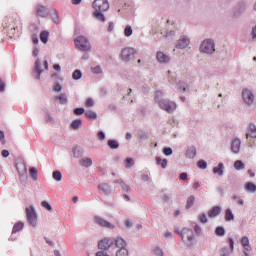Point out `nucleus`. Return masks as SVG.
I'll return each mask as SVG.
<instances>
[{"mask_svg":"<svg viewBox=\"0 0 256 256\" xmlns=\"http://www.w3.org/2000/svg\"><path fill=\"white\" fill-rule=\"evenodd\" d=\"M244 189L248 191V193H255L256 185L253 182H248L245 184Z\"/></svg>","mask_w":256,"mask_h":256,"instance_id":"nucleus-28","label":"nucleus"},{"mask_svg":"<svg viewBox=\"0 0 256 256\" xmlns=\"http://www.w3.org/2000/svg\"><path fill=\"white\" fill-rule=\"evenodd\" d=\"M45 119H46L47 123H53V116L51 115V113L47 112Z\"/></svg>","mask_w":256,"mask_h":256,"instance_id":"nucleus-61","label":"nucleus"},{"mask_svg":"<svg viewBox=\"0 0 256 256\" xmlns=\"http://www.w3.org/2000/svg\"><path fill=\"white\" fill-rule=\"evenodd\" d=\"M41 205H42V207H44V209H47V211H50V212L53 211V207H51V204H49V202L42 201Z\"/></svg>","mask_w":256,"mask_h":256,"instance_id":"nucleus-50","label":"nucleus"},{"mask_svg":"<svg viewBox=\"0 0 256 256\" xmlns=\"http://www.w3.org/2000/svg\"><path fill=\"white\" fill-rule=\"evenodd\" d=\"M74 45L79 51L88 52L91 51V43L85 36H78L74 39Z\"/></svg>","mask_w":256,"mask_h":256,"instance_id":"nucleus-3","label":"nucleus"},{"mask_svg":"<svg viewBox=\"0 0 256 256\" xmlns=\"http://www.w3.org/2000/svg\"><path fill=\"white\" fill-rule=\"evenodd\" d=\"M198 219H199L200 223H207L208 222L207 215L205 213L200 214Z\"/></svg>","mask_w":256,"mask_h":256,"instance_id":"nucleus-53","label":"nucleus"},{"mask_svg":"<svg viewBox=\"0 0 256 256\" xmlns=\"http://www.w3.org/2000/svg\"><path fill=\"white\" fill-rule=\"evenodd\" d=\"M172 85H176L178 89H182L183 91H188L189 88L187 87V84H185L182 81H176L175 83H172Z\"/></svg>","mask_w":256,"mask_h":256,"instance_id":"nucleus-36","label":"nucleus"},{"mask_svg":"<svg viewBox=\"0 0 256 256\" xmlns=\"http://www.w3.org/2000/svg\"><path fill=\"white\" fill-rule=\"evenodd\" d=\"M171 37H175V31L174 30L167 31L164 34V39H171Z\"/></svg>","mask_w":256,"mask_h":256,"instance_id":"nucleus-51","label":"nucleus"},{"mask_svg":"<svg viewBox=\"0 0 256 256\" xmlns=\"http://www.w3.org/2000/svg\"><path fill=\"white\" fill-rule=\"evenodd\" d=\"M224 219L225 221H228V222L235 221V214H233V210H231V208H227L225 210Z\"/></svg>","mask_w":256,"mask_h":256,"instance_id":"nucleus-23","label":"nucleus"},{"mask_svg":"<svg viewBox=\"0 0 256 256\" xmlns=\"http://www.w3.org/2000/svg\"><path fill=\"white\" fill-rule=\"evenodd\" d=\"M108 147L110 149H119V142L117 140H108Z\"/></svg>","mask_w":256,"mask_h":256,"instance_id":"nucleus-40","label":"nucleus"},{"mask_svg":"<svg viewBox=\"0 0 256 256\" xmlns=\"http://www.w3.org/2000/svg\"><path fill=\"white\" fill-rule=\"evenodd\" d=\"M79 164L82 166V167H86V168H89L91 167V165H93V160L91 158H83L79 161Z\"/></svg>","mask_w":256,"mask_h":256,"instance_id":"nucleus-27","label":"nucleus"},{"mask_svg":"<svg viewBox=\"0 0 256 256\" xmlns=\"http://www.w3.org/2000/svg\"><path fill=\"white\" fill-rule=\"evenodd\" d=\"M156 59L161 65H167V63L171 62V57L161 51L157 52Z\"/></svg>","mask_w":256,"mask_h":256,"instance_id":"nucleus-14","label":"nucleus"},{"mask_svg":"<svg viewBox=\"0 0 256 256\" xmlns=\"http://www.w3.org/2000/svg\"><path fill=\"white\" fill-rule=\"evenodd\" d=\"M191 40L187 36H180V38L176 42V49H187Z\"/></svg>","mask_w":256,"mask_h":256,"instance_id":"nucleus-12","label":"nucleus"},{"mask_svg":"<svg viewBox=\"0 0 256 256\" xmlns=\"http://www.w3.org/2000/svg\"><path fill=\"white\" fill-rule=\"evenodd\" d=\"M215 234L218 236V237H223L225 235V228L222 227V226H218L216 229H215Z\"/></svg>","mask_w":256,"mask_h":256,"instance_id":"nucleus-41","label":"nucleus"},{"mask_svg":"<svg viewBox=\"0 0 256 256\" xmlns=\"http://www.w3.org/2000/svg\"><path fill=\"white\" fill-rule=\"evenodd\" d=\"M36 13L39 17H47L49 15L47 8L40 4L36 6Z\"/></svg>","mask_w":256,"mask_h":256,"instance_id":"nucleus-18","label":"nucleus"},{"mask_svg":"<svg viewBox=\"0 0 256 256\" xmlns=\"http://www.w3.org/2000/svg\"><path fill=\"white\" fill-rule=\"evenodd\" d=\"M116 256H129V250L127 249H119L117 252H116Z\"/></svg>","mask_w":256,"mask_h":256,"instance_id":"nucleus-47","label":"nucleus"},{"mask_svg":"<svg viewBox=\"0 0 256 256\" xmlns=\"http://www.w3.org/2000/svg\"><path fill=\"white\" fill-rule=\"evenodd\" d=\"M85 113V108H75L74 115H83Z\"/></svg>","mask_w":256,"mask_h":256,"instance_id":"nucleus-56","label":"nucleus"},{"mask_svg":"<svg viewBox=\"0 0 256 256\" xmlns=\"http://www.w3.org/2000/svg\"><path fill=\"white\" fill-rule=\"evenodd\" d=\"M81 125H83V121H81V119H76L72 121L70 127L71 129H74V131H77L81 127Z\"/></svg>","mask_w":256,"mask_h":256,"instance_id":"nucleus-29","label":"nucleus"},{"mask_svg":"<svg viewBox=\"0 0 256 256\" xmlns=\"http://www.w3.org/2000/svg\"><path fill=\"white\" fill-rule=\"evenodd\" d=\"M91 71L92 73H94L95 75H101L103 73V70L101 69V66H94L91 67Z\"/></svg>","mask_w":256,"mask_h":256,"instance_id":"nucleus-46","label":"nucleus"},{"mask_svg":"<svg viewBox=\"0 0 256 256\" xmlns=\"http://www.w3.org/2000/svg\"><path fill=\"white\" fill-rule=\"evenodd\" d=\"M157 165H161L162 169H167V159H161V157H156Z\"/></svg>","mask_w":256,"mask_h":256,"instance_id":"nucleus-34","label":"nucleus"},{"mask_svg":"<svg viewBox=\"0 0 256 256\" xmlns=\"http://www.w3.org/2000/svg\"><path fill=\"white\" fill-rule=\"evenodd\" d=\"M242 100L248 106L251 107L255 103V93L251 89L244 88L242 90Z\"/></svg>","mask_w":256,"mask_h":256,"instance_id":"nucleus-5","label":"nucleus"},{"mask_svg":"<svg viewBox=\"0 0 256 256\" xmlns=\"http://www.w3.org/2000/svg\"><path fill=\"white\" fill-rule=\"evenodd\" d=\"M52 177L54 181L60 182L63 179V174H61V171L56 170L52 173Z\"/></svg>","mask_w":256,"mask_h":256,"instance_id":"nucleus-35","label":"nucleus"},{"mask_svg":"<svg viewBox=\"0 0 256 256\" xmlns=\"http://www.w3.org/2000/svg\"><path fill=\"white\" fill-rule=\"evenodd\" d=\"M194 232L196 233V235H201V233H203V229H201V226L196 224L194 226Z\"/></svg>","mask_w":256,"mask_h":256,"instance_id":"nucleus-57","label":"nucleus"},{"mask_svg":"<svg viewBox=\"0 0 256 256\" xmlns=\"http://www.w3.org/2000/svg\"><path fill=\"white\" fill-rule=\"evenodd\" d=\"M34 71L36 73V79H41V73H43V70H41V62L39 60L35 62Z\"/></svg>","mask_w":256,"mask_h":256,"instance_id":"nucleus-26","label":"nucleus"},{"mask_svg":"<svg viewBox=\"0 0 256 256\" xmlns=\"http://www.w3.org/2000/svg\"><path fill=\"white\" fill-rule=\"evenodd\" d=\"M228 241H229L230 249L227 246L221 248L219 250L220 256H230L233 253L235 249V241L233 240V238H229Z\"/></svg>","mask_w":256,"mask_h":256,"instance_id":"nucleus-11","label":"nucleus"},{"mask_svg":"<svg viewBox=\"0 0 256 256\" xmlns=\"http://www.w3.org/2000/svg\"><path fill=\"white\" fill-rule=\"evenodd\" d=\"M98 189L104 193V195H111V186L107 183L98 185Z\"/></svg>","mask_w":256,"mask_h":256,"instance_id":"nucleus-20","label":"nucleus"},{"mask_svg":"<svg viewBox=\"0 0 256 256\" xmlns=\"http://www.w3.org/2000/svg\"><path fill=\"white\" fill-rule=\"evenodd\" d=\"M194 204H195V196L191 195V196L187 199V203H186L187 209H190V207H193Z\"/></svg>","mask_w":256,"mask_h":256,"instance_id":"nucleus-43","label":"nucleus"},{"mask_svg":"<svg viewBox=\"0 0 256 256\" xmlns=\"http://www.w3.org/2000/svg\"><path fill=\"white\" fill-rule=\"evenodd\" d=\"M256 139V126L255 124H250L248 127V133H246V139Z\"/></svg>","mask_w":256,"mask_h":256,"instance_id":"nucleus-19","label":"nucleus"},{"mask_svg":"<svg viewBox=\"0 0 256 256\" xmlns=\"http://www.w3.org/2000/svg\"><path fill=\"white\" fill-rule=\"evenodd\" d=\"M85 116L88 118V119H97V113L94 112V111H86L85 112Z\"/></svg>","mask_w":256,"mask_h":256,"instance_id":"nucleus-45","label":"nucleus"},{"mask_svg":"<svg viewBox=\"0 0 256 256\" xmlns=\"http://www.w3.org/2000/svg\"><path fill=\"white\" fill-rule=\"evenodd\" d=\"M221 211V206H214L212 209L208 211V217L210 219H215V217H219V215H221Z\"/></svg>","mask_w":256,"mask_h":256,"instance_id":"nucleus-17","label":"nucleus"},{"mask_svg":"<svg viewBox=\"0 0 256 256\" xmlns=\"http://www.w3.org/2000/svg\"><path fill=\"white\" fill-rule=\"evenodd\" d=\"M56 100L59 101L61 105H67V95L65 93H62L59 96H57Z\"/></svg>","mask_w":256,"mask_h":256,"instance_id":"nucleus-33","label":"nucleus"},{"mask_svg":"<svg viewBox=\"0 0 256 256\" xmlns=\"http://www.w3.org/2000/svg\"><path fill=\"white\" fill-rule=\"evenodd\" d=\"M114 242L118 249H127V242L123 238H117Z\"/></svg>","mask_w":256,"mask_h":256,"instance_id":"nucleus-24","label":"nucleus"},{"mask_svg":"<svg viewBox=\"0 0 256 256\" xmlns=\"http://www.w3.org/2000/svg\"><path fill=\"white\" fill-rule=\"evenodd\" d=\"M95 223L96 225H99V227H104L105 229H115V225L99 216L95 217Z\"/></svg>","mask_w":256,"mask_h":256,"instance_id":"nucleus-13","label":"nucleus"},{"mask_svg":"<svg viewBox=\"0 0 256 256\" xmlns=\"http://www.w3.org/2000/svg\"><path fill=\"white\" fill-rule=\"evenodd\" d=\"M162 200L164 203H169V201H171V194L164 193L162 195Z\"/></svg>","mask_w":256,"mask_h":256,"instance_id":"nucleus-54","label":"nucleus"},{"mask_svg":"<svg viewBox=\"0 0 256 256\" xmlns=\"http://www.w3.org/2000/svg\"><path fill=\"white\" fill-rule=\"evenodd\" d=\"M180 236L182 237V242L186 244L187 247H193V245H195V232H193L192 229H182Z\"/></svg>","mask_w":256,"mask_h":256,"instance_id":"nucleus-2","label":"nucleus"},{"mask_svg":"<svg viewBox=\"0 0 256 256\" xmlns=\"http://www.w3.org/2000/svg\"><path fill=\"white\" fill-rule=\"evenodd\" d=\"M73 152V157H75V159H79V157H83V148L76 146L72 149Z\"/></svg>","mask_w":256,"mask_h":256,"instance_id":"nucleus-25","label":"nucleus"},{"mask_svg":"<svg viewBox=\"0 0 256 256\" xmlns=\"http://www.w3.org/2000/svg\"><path fill=\"white\" fill-rule=\"evenodd\" d=\"M154 102L157 103L162 111H166V113H173L177 109V103L173 100L164 98L162 91H156Z\"/></svg>","mask_w":256,"mask_h":256,"instance_id":"nucleus-1","label":"nucleus"},{"mask_svg":"<svg viewBox=\"0 0 256 256\" xmlns=\"http://www.w3.org/2000/svg\"><path fill=\"white\" fill-rule=\"evenodd\" d=\"M96 256H109V254H107V252H105V251H98L96 253Z\"/></svg>","mask_w":256,"mask_h":256,"instance_id":"nucleus-64","label":"nucleus"},{"mask_svg":"<svg viewBox=\"0 0 256 256\" xmlns=\"http://www.w3.org/2000/svg\"><path fill=\"white\" fill-rule=\"evenodd\" d=\"M153 253L155 256H164L165 252H163V249L159 248L158 246L153 248Z\"/></svg>","mask_w":256,"mask_h":256,"instance_id":"nucleus-44","label":"nucleus"},{"mask_svg":"<svg viewBox=\"0 0 256 256\" xmlns=\"http://www.w3.org/2000/svg\"><path fill=\"white\" fill-rule=\"evenodd\" d=\"M163 153L166 155V157H169L170 155H173V149L169 147L163 148Z\"/></svg>","mask_w":256,"mask_h":256,"instance_id":"nucleus-52","label":"nucleus"},{"mask_svg":"<svg viewBox=\"0 0 256 256\" xmlns=\"http://www.w3.org/2000/svg\"><path fill=\"white\" fill-rule=\"evenodd\" d=\"M115 243V239L113 238H104L98 242V249H102V251H107L111 249V245Z\"/></svg>","mask_w":256,"mask_h":256,"instance_id":"nucleus-10","label":"nucleus"},{"mask_svg":"<svg viewBox=\"0 0 256 256\" xmlns=\"http://www.w3.org/2000/svg\"><path fill=\"white\" fill-rule=\"evenodd\" d=\"M199 51L205 55H213L215 53V41L213 39L203 40L200 44Z\"/></svg>","mask_w":256,"mask_h":256,"instance_id":"nucleus-4","label":"nucleus"},{"mask_svg":"<svg viewBox=\"0 0 256 256\" xmlns=\"http://www.w3.org/2000/svg\"><path fill=\"white\" fill-rule=\"evenodd\" d=\"M241 245H242L244 251H252L253 250V248L251 247V244L249 243V238L247 236L242 237Z\"/></svg>","mask_w":256,"mask_h":256,"instance_id":"nucleus-21","label":"nucleus"},{"mask_svg":"<svg viewBox=\"0 0 256 256\" xmlns=\"http://www.w3.org/2000/svg\"><path fill=\"white\" fill-rule=\"evenodd\" d=\"M93 15L95 19H97V21H101L102 23H105V15L103 14V12L94 11Z\"/></svg>","mask_w":256,"mask_h":256,"instance_id":"nucleus-30","label":"nucleus"},{"mask_svg":"<svg viewBox=\"0 0 256 256\" xmlns=\"http://www.w3.org/2000/svg\"><path fill=\"white\" fill-rule=\"evenodd\" d=\"M197 167L199 169H207V162L205 160H199L197 162Z\"/></svg>","mask_w":256,"mask_h":256,"instance_id":"nucleus-49","label":"nucleus"},{"mask_svg":"<svg viewBox=\"0 0 256 256\" xmlns=\"http://www.w3.org/2000/svg\"><path fill=\"white\" fill-rule=\"evenodd\" d=\"M142 181H151V174L150 173H146V174H142L141 176Z\"/></svg>","mask_w":256,"mask_h":256,"instance_id":"nucleus-58","label":"nucleus"},{"mask_svg":"<svg viewBox=\"0 0 256 256\" xmlns=\"http://www.w3.org/2000/svg\"><path fill=\"white\" fill-rule=\"evenodd\" d=\"M97 137L99 141H105V132L103 131L98 132Z\"/></svg>","mask_w":256,"mask_h":256,"instance_id":"nucleus-60","label":"nucleus"},{"mask_svg":"<svg viewBox=\"0 0 256 256\" xmlns=\"http://www.w3.org/2000/svg\"><path fill=\"white\" fill-rule=\"evenodd\" d=\"M225 165L223 163H219L216 167L213 168L214 175H219V177H223Z\"/></svg>","mask_w":256,"mask_h":256,"instance_id":"nucleus-22","label":"nucleus"},{"mask_svg":"<svg viewBox=\"0 0 256 256\" xmlns=\"http://www.w3.org/2000/svg\"><path fill=\"white\" fill-rule=\"evenodd\" d=\"M81 77H83V73L81 72V70H75L72 73V79H74V81H79V79H81Z\"/></svg>","mask_w":256,"mask_h":256,"instance_id":"nucleus-38","label":"nucleus"},{"mask_svg":"<svg viewBox=\"0 0 256 256\" xmlns=\"http://www.w3.org/2000/svg\"><path fill=\"white\" fill-rule=\"evenodd\" d=\"M54 91H56L57 93H60V91H62V89H63V87L61 86V84H59V83H56L55 85H54Z\"/></svg>","mask_w":256,"mask_h":256,"instance_id":"nucleus-62","label":"nucleus"},{"mask_svg":"<svg viewBox=\"0 0 256 256\" xmlns=\"http://www.w3.org/2000/svg\"><path fill=\"white\" fill-rule=\"evenodd\" d=\"M231 151L237 155L241 151V139L235 138L231 143Z\"/></svg>","mask_w":256,"mask_h":256,"instance_id":"nucleus-15","label":"nucleus"},{"mask_svg":"<svg viewBox=\"0 0 256 256\" xmlns=\"http://www.w3.org/2000/svg\"><path fill=\"white\" fill-rule=\"evenodd\" d=\"M40 41L42 43L47 44V41H49V32L48 31H42L40 33Z\"/></svg>","mask_w":256,"mask_h":256,"instance_id":"nucleus-32","label":"nucleus"},{"mask_svg":"<svg viewBox=\"0 0 256 256\" xmlns=\"http://www.w3.org/2000/svg\"><path fill=\"white\" fill-rule=\"evenodd\" d=\"M24 227L23 222H18L14 225L12 229V233H19V231H22Z\"/></svg>","mask_w":256,"mask_h":256,"instance_id":"nucleus-37","label":"nucleus"},{"mask_svg":"<svg viewBox=\"0 0 256 256\" xmlns=\"http://www.w3.org/2000/svg\"><path fill=\"white\" fill-rule=\"evenodd\" d=\"M16 169L19 173L21 183H27V165H25L23 162L17 163Z\"/></svg>","mask_w":256,"mask_h":256,"instance_id":"nucleus-9","label":"nucleus"},{"mask_svg":"<svg viewBox=\"0 0 256 256\" xmlns=\"http://www.w3.org/2000/svg\"><path fill=\"white\" fill-rule=\"evenodd\" d=\"M120 187L123 189V191H125L126 193H128V191H129V185L125 184V182H121Z\"/></svg>","mask_w":256,"mask_h":256,"instance_id":"nucleus-63","label":"nucleus"},{"mask_svg":"<svg viewBox=\"0 0 256 256\" xmlns=\"http://www.w3.org/2000/svg\"><path fill=\"white\" fill-rule=\"evenodd\" d=\"M124 35L125 37H131V35H133V27H131V25L125 26Z\"/></svg>","mask_w":256,"mask_h":256,"instance_id":"nucleus-39","label":"nucleus"},{"mask_svg":"<svg viewBox=\"0 0 256 256\" xmlns=\"http://www.w3.org/2000/svg\"><path fill=\"white\" fill-rule=\"evenodd\" d=\"M26 217L31 227H37V212H35V207L30 206L26 208Z\"/></svg>","mask_w":256,"mask_h":256,"instance_id":"nucleus-6","label":"nucleus"},{"mask_svg":"<svg viewBox=\"0 0 256 256\" xmlns=\"http://www.w3.org/2000/svg\"><path fill=\"white\" fill-rule=\"evenodd\" d=\"M93 105H95V102L91 98H88L86 100L85 107H93Z\"/></svg>","mask_w":256,"mask_h":256,"instance_id":"nucleus-59","label":"nucleus"},{"mask_svg":"<svg viewBox=\"0 0 256 256\" xmlns=\"http://www.w3.org/2000/svg\"><path fill=\"white\" fill-rule=\"evenodd\" d=\"M185 157L186 159H195V157H197V148L195 146H188Z\"/></svg>","mask_w":256,"mask_h":256,"instance_id":"nucleus-16","label":"nucleus"},{"mask_svg":"<svg viewBox=\"0 0 256 256\" xmlns=\"http://www.w3.org/2000/svg\"><path fill=\"white\" fill-rule=\"evenodd\" d=\"M137 54V50L133 47H126L121 51V59L126 63H129L131 59Z\"/></svg>","mask_w":256,"mask_h":256,"instance_id":"nucleus-7","label":"nucleus"},{"mask_svg":"<svg viewBox=\"0 0 256 256\" xmlns=\"http://www.w3.org/2000/svg\"><path fill=\"white\" fill-rule=\"evenodd\" d=\"M94 11L105 12L109 11V1L108 0H95L92 4Z\"/></svg>","mask_w":256,"mask_h":256,"instance_id":"nucleus-8","label":"nucleus"},{"mask_svg":"<svg viewBox=\"0 0 256 256\" xmlns=\"http://www.w3.org/2000/svg\"><path fill=\"white\" fill-rule=\"evenodd\" d=\"M234 169H236L237 171H243V169H245V163H243V161L241 160L235 161Z\"/></svg>","mask_w":256,"mask_h":256,"instance_id":"nucleus-31","label":"nucleus"},{"mask_svg":"<svg viewBox=\"0 0 256 256\" xmlns=\"http://www.w3.org/2000/svg\"><path fill=\"white\" fill-rule=\"evenodd\" d=\"M126 168L129 169V167H133L135 165V162L133 161V158H126Z\"/></svg>","mask_w":256,"mask_h":256,"instance_id":"nucleus-55","label":"nucleus"},{"mask_svg":"<svg viewBox=\"0 0 256 256\" xmlns=\"http://www.w3.org/2000/svg\"><path fill=\"white\" fill-rule=\"evenodd\" d=\"M30 175L34 181H37V169L35 167L30 168Z\"/></svg>","mask_w":256,"mask_h":256,"instance_id":"nucleus-48","label":"nucleus"},{"mask_svg":"<svg viewBox=\"0 0 256 256\" xmlns=\"http://www.w3.org/2000/svg\"><path fill=\"white\" fill-rule=\"evenodd\" d=\"M232 200L235 201L237 205H240V207H243V205H245V201L237 195L232 196Z\"/></svg>","mask_w":256,"mask_h":256,"instance_id":"nucleus-42","label":"nucleus"}]
</instances>
